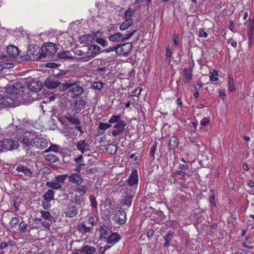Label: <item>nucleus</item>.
I'll list each match as a JSON object with an SVG mask.
<instances>
[{
	"instance_id": "f257e3e1",
	"label": "nucleus",
	"mask_w": 254,
	"mask_h": 254,
	"mask_svg": "<svg viewBox=\"0 0 254 254\" xmlns=\"http://www.w3.org/2000/svg\"><path fill=\"white\" fill-rule=\"evenodd\" d=\"M6 91L7 94H0V105L2 107H15L30 100L29 93L24 92L25 86L21 82L13 83Z\"/></svg>"
},
{
	"instance_id": "f03ea898",
	"label": "nucleus",
	"mask_w": 254,
	"mask_h": 254,
	"mask_svg": "<svg viewBox=\"0 0 254 254\" xmlns=\"http://www.w3.org/2000/svg\"><path fill=\"white\" fill-rule=\"evenodd\" d=\"M122 117L121 114L113 115L109 120V124H115L113 127L114 130L112 132L113 137H116L121 134L125 130V127L127 125V122L121 119Z\"/></svg>"
},
{
	"instance_id": "7ed1b4c3",
	"label": "nucleus",
	"mask_w": 254,
	"mask_h": 254,
	"mask_svg": "<svg viewBox=\"0 0 254 254\" xmlns=\"http://www.w3.org/2000/svg\"><path fill=\"white\" fill-rule=\"evenodd\" d=\"M88 55L79 58L81 62H87L101 53V48L97 45H92L88 48Z\"/></svg>"
},
{
	"instance_id": "20e7f679",
	"label": "nucleus",
	"mask_w": 254,
	"mask_h": 254,
	"mask_svg": "<svg viewBox=\"0 0 254 254\" xmlns=\"http://www.w3.org/2000/svg\"><path fill=\"white\" fill-rule=\"evenodd\" d=\"M86 103V102L82 98L73 99L70 101L71 110L75 114L79 113L82 109H84Z\"/></svg>"
},
{
	"instance_id": "39448f33",
	"label": "nucleus",
	"mask_w": 254,
	"mask_h": 254,
	"mask_svg": "<svg viewBox=\"0 0 254 254\" xmlns=\"http://www.w3.org/2000/svg\"><path fill=\"white\" fill-rule=\"evenodd\" d=\"M32 147L43 149L48 146V143L47 139L40 135L32 138Z\"/></svg>"
},
{
	"instance_id": "423d86ee",
	"label": "nucleus",
	"mask_w": 254,
	"mask_h": 254,
	"mask_svg": "<svg viewBox=\"0 0 254 254\" xmlns=\"http://www.w3.org/2000/svg\"><path fill=\"white\" fill-rule=\"evenodd\" d=\"M67 87L69 88L68 93L73 98L81 95L83 92L82 87L75 83H67Z\"/></svg>"
},
{
	"instance_id": "0eeeda50",
	"label": "nucleus",
	"mask_w": 254,
	"mask_h": 254,
	"mask_svg": "<svg viewBox=\"0 0 254 254\" xmlns=\"http://www.w3.org/2000/svg\"><path fill=\"white\" fill-rule=\"evenodd\" d=\"M132 47V44L130 42L118 44L117 45L118 51H116V54L119 56L127 57L129 55Z\"/></svg>"
},
{
	"instance_id": "6e6552de",
	"label": "nucleus",
	"mask_w": 254,
	"mask_h": 254,
	"mask_svg": "<svg viewBox=\"0 0 254 254\" xmlns=\"http://www.w3.org/2000/svg\"><path fill=\"white\" fill-rule=\"evenodd\" d=\"M113 220L120 224H124L127 220L126 212L120 207V209L116 211V214L113 217Z\"/></svg>"
},
{
	"instance_id": "1a4fd4ad",
	"label": "nucleus",
	"mask_w": 254,
	"mask_h": 254,
	"mask_svg": "<svg viewBox=\"0 0 254 254\" xmlns=\"http://www.w3.org/2000/svg\"><path fill=\"white\" fill-rule=\"evenodd\" d=\"M134 192L131 191H126L124 194L122 195L120 203L122 205H126L130 206L131 205Z\"/></svg>"
},
{
	"instance_id": "9d476101",
	"label": "nucleus",
	"mask_w": 254,
	"mask_h": 254,
	"mask_svg": "<svg viewBox=\"0 0 254 254\" xmlns=\"http://www.w3.org/2000/svg\"><path fill=\"white\" fill-rule=\"evenodd\" d=\"M2 141L4 151L17 149L19 145V143L17 141L11 139H4Z\"/></svg>"
},
{
	"instance_id": "9b49d317",
	"label": "nucleus",
	"mask_w": 254,
	"mask_h": 254,
	"mask_svg": "<svg viewBox=\"0 0 254 254\" xmlns=\"http://www.w3.org/2000/svg\"><path fill=\"white\" fill-rule=\"evenodd\" d=\"M138 182V176L136 170H134L130 174L127 181V184L128 186L137 188Z\"/></svg>"
},
{
	"instance_id": "f8f14e48",
	"label": "nucleus",
	"mask_w": 254,
	"mask_h": 254,
	"mask_svg": "<svg viewBox=\"0 0 254 254\" xmlns=\"http://www.w3.org/2000/svg\"><path fill=\"white\" fill-rule=\"evenodd\" d=\"M40 51L39 47L33 45L32 48H30L28 53L32 55L33 58H35L38 59L45 58V56H43V53H41Z\"/></svg>"
},
{
	"instance_id": "ddd939ff",
	"label": "nucleus",
	"mask_w": 254,
	"mask_h": 254,
	"mask_svg": "<svg viewBox=\"0 0 254 254\" xmlns=\"http://www.w3.org/2000/svg\"><path fill=\"white\" fill-rule=\"evenodd\" d=\"M45 53H43V56H51L57 51V49L55 44L53 43H48L45 46Z\"/></svg>"
},
{
	"instance_id": "4468645a",
	"label": "nucleus",
	"mask_w": 254,
	"mask_h": 254,
	"mask_svg": "<svg viewBox=\"0 0 254 254\" xmlns=\"http://www.w3.org/2000/svg\"><path fill=\"white\" fill-rule=\"evenodd\" d=\"M121 239V237L116 233H111L108 236L105 237L104 239L106 240V242L108 244L114 245L118 242Z\"/></svg>"
},
{
	"instance_id": "2eb2a0df",
	"label": "nucleus",
	"mask_w": 254,
	"mask_h": 254,
	"mask_svg": "<svg viewBox=\"0 0 254 254\" xmlns=\"http://www.w3.org/2000/svg\"><path fill=\"white\" fill-rule=\"evenodd\" d=\"M64 118L71 124L76 126L81 124V122L77 116L67 113Z\"/></svg>"
},
{
	"instance_id": "dca6fc26",
	"label": "nucleus",
	"mask_w": 254,
	"mask_h": 254,
	"mask_svg": "<svg viewBox=\"0 0 254 254\" xmlns=\"http://www.w3.org/2000/svg\"><path fill=\"white\" fill-rule=\"evenodd\" d=\"M60 84L59 81L51 78H47L44 82V85L49 89H55Z\"/></svg>"
},
{
	"instance_id": "f3484780",
	"label": "nucleus",
	"mask_w": 254,
	"mask_h": 254,
	"mask_svg": "<svg viewBox=\"0 0 254 254\" xmlns=\"http://www.w3.org/2000/svg\"><path fill=\"white\" fill-rule=\"evenodd\" d=\"M7 54L9 57L15 58L20 54V50L15 46L9 45L6 48Z\"/></svg>"
},
{
	"instance_id": "a211bd4d",
	"label": "nucleus",
	"mask_w": 254,
	"mask_h": 254,
	"mask_svg": "<svg viewBox=\"0 0 254 254\" xmlns=\"http://www.w3.org/2000/svg\"><path fill=\"white\" fill-rule=\"evenodd\" d=\"M67 178L69 182L78 186L80 185L82 182V179L78 174L73 173L72 175L68 176Z\"/></svg>"
},
{
	"instance_id": "6ab92c4d",
	"label": "nucleus",
	"mask_w": 254,
	"mask_h": 254,
	"mask_svg": "<svg viewBox=\"0 0 254 254\" xmlns=\"http://www.w3.org/2000/svg\"><path fill=\"white\" fill-rule=\"evenodd\" d=\"M93 228L90 227H87L83 223H80L77 226V230L82 235H85L87 233H92Z\"/></svg>"
},
{
	"instance_id": "aec40b11",
	"label": "nucleus",
	"mask_w": 254,
	"mask_h": 254,
	"mask_svg": "<svg viewBox=\"0 0 254 254\" xmlns=\"http://www.w3.org/2000/svg\"><path fill=\"white\" fill-rule=\"evenodd\" d=\"M16 170L18 172L22 173L26 177H31L33 175L32 171L26 166L19 165L16 167Z\"/></svg>"
},
{
	"instance_id": "412c9836",
	"label": "nucleus",
	"mask_w": 254,
	"mask_h": 254,
	"mask_svg": "<svg viewBox=\"0 0 254 254\" xmlns=\"http://www.w3.org/2000/svg\"><path fill=\"white\" fill-rule=\"evenodd\" d=\"M183 72L185 76V78L183 79V82L185 83L190 82L192 77V69L191 68H185Z\"/></svg>"
},
{
	"instance_id": "4be33fe9",
	"label": "nucleus",
	"mask_w": 254,
	"mask_h": 254,
	"mask_svg": "<svg viewBox=\"0 0 254 254\" xmlns=\"http://www.w3.org/2000/svg\"><path fill=\"white\" fill-rule=\"evenodd\" d=\"M96 251L95 247L88 245L83 246L81 249L78 250L82 254H94Z\"/></svg>"
},
{
	"instance_id": "5701e85b",
	"label": "nucleus",
	"mask_w": 254,
	"mask_h": 254,
	"mask_svg": "<svg viewBox=\"0 0 254 254\" xmlns=\"http://www.w3.org/2000/svg\"><path fill=\"white\" fill-rule=\"evenodd\" d=\"M76 147L81 153L83 154L85 151L88 150L89 145L86 142V140L83 139L80 140L77 143Z\"/></svg>"
},
{
	"instance_id": "b1692460",
	"label": "nucleus",
	"mask_w": 254,
	"mask_h": 254,
	"mask_svg": "<svg viewBox=\"0 0 254 254\" xmlns=\"http://www.w3.org/2000/svg\"><path fill=\"white\" fill-rule=\"evenodd\" d=\"M78 210L76 207H66L64 213L67 217H73L77 214Z\"/></svg>"
},
{
	"instance_id": "393cba45",
	"label": "nucleus",
	"mask_w": 254,
	"mask_h": 254,
	"mask_svg": "<svg viewBox=\"0 0 254 254\" xmlns=\"http://www.w3.org/2000/svg\"><path fill=\"white\" fill-rule=\"evenodd\" d=\"M179 139L176 136H172L170 138L168 147L170 149L174 150L176 149L179 145Z\"/></svg>"
},
{
	"instance_id": "a878e982",
	"label": "nucleus",
	"mask_w": 254,
	"mask_h": 254,
	"mask_svg": "<svg viewBox=\"0 0 254 254\" xmlns=\"http://www.w3.org/2000/svg\"><path fill=\"white\" fill-rule=\"evenodd\" d=\"M46 187L51 188V190H60L62 188V185L56 181H47L46 183Z\"/></svg>"
},
{
	"instance_id": "bb28decb",
	"label": "nucleus",
	"mask_w": 254,
	"mask_h": 254,
	"mask_svg": "<svg viewBox=\"0 0 254 254\" xmlns=\"http://www.w3.org/2000/svg\"><path fill=\"white\" fill-rule=\"evenodd\" d=\"M174 235V233L172 231H169L167 234L164 237L165 240V243L164 244V247L168 248L171 244L170 242L172 241V238Z\"/></svg>"
},
{
	"instance_id": "cd10ccee",
	"label": "nucleus",
	"mask_w": 254,
	"mask_h": 254,
	"mask_svg": "<svg viewBox=\"0 0 254 254\" xmlns=\"http://www.w3.org/2000/svg\"><path fill=\"white\" fill-rule=\"evenodd\" d=\"M58 57L61 59L68 60L73 59L72 54L68 51L60 52L58 53Z\"/></svg>"
},
{
	"instance_id": "c85d7f7f",
	"label": "nucleus",
	"mask_w": 254,
	"mask_h": 254,
	"mask_svg": "<svg viewBox=\"0 0 254 254\" xmlns=\"http://www.w3.org/2000/svg\"><path fill=\"white\" fill-rule=\"evenodd\" d=\"M133 23L132 18L127 19L120 26V29L124 31L127 29Z\"/></svg>"
},
{
	"instance_id": "c756f323",
	"label": "nucleus",
	"mask_w": 254,
	"mask_h": 254,
	"mask_svg": "<svg viewBox=\"0 0 254 254\" xmlns=\"http://www.w3.org/2000/svg\"><path fill=\"white\" fill-rule=\"evenodd\" d=\"M123 34L120 32H116L114 34L109 37V40L111 42H118L120 40L122 41V38Z\"/></svg>"
},
{
	"instance_id": "7c9ffc66",
	"label": "nucleus",
	"mask_w": 254,
	"mask_h": 254,
	"mask_svg": "<svg viewBox=\"0 0 254 254\" xmlns=\"http://www.w3.org/2000/svg\"><path fill=\"white\" fill-rule=\"evenodd\" d=\"M43 197L47 202H50L54 197V190L51 189L48 190V191L43 195Z\"/></svg>"
},
{
	"instance_id": "2f4dec72",
	"label": "nucleus",
	"mask_w": 254,
	"mask_h": 254,
	"mask_svg": "<svg viewBox=\"0 0 254 254\" xmlns=\"http://www.w3.org/2000/svg\"><path fill=\"white\" fill-rule=\"evenodd\" d=\"M100 231L101 233V235L102 238L104 239L105 237H107L108 235H110L111 233H112L110 229L105 225H103L101 226L100 228Z\"/></svg>"
},
{
	"instance_id": "473e14b6",
	"label": "nucleus",
	"mask_w": 254,
	"mask_h": 254,
	"mask_svg": "<svg viewBox=\"0 0 254 254\" xmlns=\"http://www.w3.org/2000/svg\"><path fill=\"white\" fill-rule=\"evenodd\" d=\"M28 88H29V91L35 92H38L41 90V87L38 85L36 81H32L29 83L28 84Z\"/></svg>"
},
{
	"instance_id": "72a5a7b5",
	"label": "nucleus",
	"mask_w": 254,
	"mask_h": 254,
	"mask_svg": "<svg viewBox=\"0 0 254 254\" xmlns=\"http://www.w3.org/2000/svg\"><path fill=\"white\" fill-rule=\"evenodd\" d=\"M235 84L233 79V77L232 76H229V82H228V90L229 92H233L235 90Z\"/></svg>"
},
{
	"instance_id": "f704fd0d",
	"label": "nucleus",
	"mask_w": 254,
	"mask_h": 254,
	"mask_svg": "<svg viewBox=\"0 0 254 254\" xmlns=\"http://www.w3.org/2000/svg\"><path fill=\"white\" fill-rule=\"evenodd\" d=\"M117 146L113 144H109L106 148L107 153L110 155H114L117 152Z\"/></svg>"
},
{
	"instance_id": "c9c22d12",
	"label": "nucleus",
	"mask_w": 254,
	"mask_h": 254,
	"mask_svg": "<svg viewBox=\"0 0 254 254\" xmlns=\"http://www.w3.org/2000/svg\"><path fill=\"white\" fill-rule=\"evenodd\" d=\"M88 190V187L85 185H81L78 186L75 191L79 193L81 195H83L87 192Z\"/></svg>"
},
{
	"instance_id": "e433bc0d",
	"label": "nucleus",
	"mask_w": 254,
	"mask_h": 254,
	"mask_svg": "<svg viewBox=\"0 0 254 254\" xmlns=\"http://www.w3.org/2000/svg\"><path fill=\"white\" fill-rule=\"evenodd\" d=\"M68 177V175L67 174L61 175H57L55 177V181H56L57 183H60V184H63L65 180L67 179Z\"/></svg>"
},
{
	"instance_id": "4c0bfd02",
	"label": "nucleus",
	"mask_w": 254,
	"mask_h": 254,
	"mask_svg": "<svg viewBox=\"0 0 254 254\" xmlns=\"http://www.w3.org/2000/svg\"><path fill=\"white\" fill-rule=\"evenodd\" d=\"M104 83L101 81L93 82L91 85L92 88L94 90H101L104 86Z\"/></svg>"
},
{
	"instance_id": "58836bf2",
	"label": "nucleus",
	"mask_w": 254,
	"mask_h": 254,
	"mask_svg": "<svg viewBox=\"0 0 254 254\" xmlns=\"http://www.w3.org/2000/svg\"><path fill=\"white\" fill-rule=\"evenodd\" d=\"M166 61H167L169 64L171 63L172 57V52L171 48L168 46L166 49Z\"/></svg>"
},
{
	"instance_id": "ea45409f",
	"label": "nucleus",
	"mask_w": 254,
	"mask_h": 254,
	"mask_svg": "<svg viewBox=\"0 0 254 254\" xmlns=\"http://www.w3.org/2000/svg\"><path fill=\"white\" fill-rule=\"evenodd\" d=\"M157 148V142H155L154 144L151 147L150 152H149V156L154 160L155 158V153Z\"/></svg>"
},
{
	"instance_id": "a19ab883",
	"label": "nucleus",
	"mask_w": 254,
	"mask_h": 254,
	"mask_svg": "<svg viewBox=\"0 0 254 254\" xmlns=\"http://www.w3.org/2000/svg\"><path fill=\"white\" fill-rule=\"evenodd\" d=\"M46 159L51 163H56L59 160V158L57 156L52 154L47 155Z\"/></svg>"
},
{
	"instance_id": "79ce46f5",
	"label": "nucleus",
	"mask_w": 254,
	"mask_h": 254,
	"mask_svg": "<svg viewBox=\"0 0 254 254\" xmlns=\"http://www.w3.org/2000/svg\"><path fill=\"white\" fill-rule=\"evenodd\" d=\"M111 124L105 123H99V128L102 130H106L107 129L111 127Z\"/></svg>"
},
{
	"instance_id": "37998d69",
	"label": "nucleus",
	"mask_w": 254,
	"mask_h": 254,
	"mask_svg": "<svg viewBox=\"0 0 254 254\" xmlns=\"http://www.w3.org/2000/svg\"><path fill=\"white\" fill-rule=\"evenodd\" d=\"M134 14L133 11L130 8H128L124 14L125 18H132Z\"/></svg>"
},
{
	"instance_id": "c03bdc74",
	"label": "nucleus",
	"mask_w": 254,
	"mask_h": 254,
	"mask_svg": "<svg viewBox=\"0 0 254 254\" xmlns=\"http://www.w3.org/2000/svg\"><path fill=\"white\" fill-rule=\"evenodd\" d=\"M209 192L211 193L209 196V201L211 203V206H216L215 198L214 196L213 190L212 189L210 190Z\"/></svg>"
},
{
	"instance_id": "a18cd8bd",
	"label": "nucleus",
	"mask_w": 254,
	"mask_h": 254,
	"mask_svg": "<svg viewBox=\"0 0 254 254\" xmlns=\"http://www.w3.org/2000/svg\"><path fill=\"white\" fill-rule=\"evenodd\" d=\"M96 42L103 47H106L108 45V42L102 38H96Z\"/></svg>"
},
{
	"instance_id": "49530a36",
	"label": "nucleus",
	"mask_w": 254,
	"mask_h": 254,
	"mask_svg": "<svg viewBox=\"0 0 254 254\" xmlns=\"http://www.w3.org/2000/svg\"><path fill=\"white\" fill-rule=\"evenodd\" d=\"M136 31V30L131 31L130 32H128L127 34H126L124 37L123 36L122 38V41L125 42L128 40L132 35L134 34Z\"/></svg>"
},
{
	"instance_id": "de8ad7c7",
	"label": "nucleus",
	"mask_w": 254,
	"mask_h": 254,
	"mask_svg": "<svg viewBox=\"0 0 254 254\" xmlns=\"http://www.w3.org/2000/svg\"><path fill=\"white\" fill-rule=\"evenodd\" d=\"M19 219L17 217H13L9 223L11 228L15 227L19 223Z\"/></svg>"
},
{
	"instance_id": "09e8293b",
	"label": "nucleus",
	"mask_w": 254,
	"mask_h": 254,
	"mask_svg": "<svg viewBox=\"0 0 254 254\" xmlns=\"http://www.w3.org/2000/svg\"><path fill=\"white\" fill-rule=\"evenodd\" d=\"M41 213L42 214V216L45 219L49 220V221L52 220L53 217L51 216V214L49 213V212L47 211H42L41 212Z\"/></svg>"
},
{
	"instance_id": "8fccbe9b",
	"label": "nucleus",
	"mask_w": 254,
	"mask_h": 254,
	"mask_svg": "<svg viewBox=\"0 0 254 254\" xmlns=\"http://www.w3.org/2000/svg\"><path fill=\"white\" fill-rule=\"evenodd\" d=\"M198 36L199 37L206 38L208 36V33L205 31L204 28L199 29Z\"/></svg>"
},
{
	"instance_id": "3c124183",
	"label": "nucleus",
	"mask_w": 254,
	"mask_h": 254,
	"mask_svg": "<svg viewBox=\"0 0 254 254\" xmlns=\"http://www.w3.org/2000/svg\"><path fill=\"white\" fill-rule=\"evenodd\" d=\"M22 143L25 147H29L30 146H32V139H30V138L24 137L22 139Z\"/></svg>"
},
{
	"instance_id": "603ef678",
	"label": "nucleus",
	"mask_w": 254,
	"mask_h": 254,
	"mask_svg": "<svg viewBox=\"0 0 254 254\" xmlns=\"http://www.w3.org/2000/svg\"><path fill=\"white\" fill-rule=\"evenodd\" d=\"M248 24V31L254 32V19H249Z\"/></svg>"
},
{
	"instance_id": "864d4df0",
	"label": "nucleus",
	"mask_w": 254,
	"mask_h": 254,
	"mask_svg": "<svg viewBox=\"0 0 254 254\" xmlns=\"http://www.w3.org/2000/svg\"><path fill=\"white\" fill-rule=\"evenodd\" d=\"M141 90H142V88H141V87H138L135 88L133 90V91L132 92L131 96H138L140 95Z\"/></svg>"
},
{
	"instance_id": "5fc2aeb1",
	"label": "nucleus",
	"mask_w": 254,
	"mask_h": 254,
	"mask_svg": "<svg viewBox=\"0 0 254 254\" xmlns=\"http://www.w3.org/2000/svg\"><path fill=\"white\" fill-rule=\"evenodd\" d=\"M89 200L92 206H97V199L94 195H90Z\"/></svg>"
},
{
	"instance_id": "6e6d98bb",
	"label": "nucleus",
	"mask_w": 254,
	"mask_h": 254,
	"mask_svg": "<svg viewBox=\"0 0 254 254\" xmlns=\"http://www.w3.org/2000/svg\"><path fill=\"white\" fill-rule=\"evenodd\" d=\"M191 144L196 147L197 149L199 151L201 146L202 145V143L200 141H192Z\"/></svg>"
},
{
	"instance_id": "4d7b16f0",
	"label": "nucleus",
	"mask_w": 254,
	"mask_h": 254,
	"mask_svg": "<svg viewBox=\"0 0 254 254\" xmlns=\"http://www.w3.org/2000/svg\"><path fill=\"white\" fill-rule=\"evenodd\" d=\"M27 224L24 221H22L19 224V229L22 232H25L26 231Z\"/></svg>"
},
{
	"instance_id": "13d9d810",
	"label": "nucleus",
	"mask_w": 254,
	"mask_h": 254,
	"mask_svg": "<svg viewBox=\"0 0 254 254\" xmlns=\"http://www.w3.org/2000/svg\"><path fill=\"white\" fill-rule=\"evenodd\" d=\"M173 38L174 45L175 46H178L179 45V36L177 35L175 33V32H174L173 35Z\"/></svg>"
},
{
	"instance_id": "bf43d9fd",
	"label": "nucleus",
	"mask_w": 254,
	"mask_h": 254,
	"mask_svg": "<svg viewBox=\"0 0 254 254\" xmlns=\"http://www.w3.org/2000/svg\"><path fill=\"white\" fill-rule=\"evenodd\" d=\"M87 223L88 224L91 225V227L93 228V227L97 224V221L94 218L92 217L89 218L87 221Z\"/></svg>"
},
{
	"instance_id": "052dcab7",
	"label": "nucleus",
	"mask_w": 254,
	"mask_h": 254,
	"mask_svg": "<svg viewBox=\"0 0 254 254\" xmlns=\"http://www.w3.org/2000/svg\"><path fill=\"white\" fill-rule=\"evenodd\" d=\"M210 120L208 118H204L200 121V125L202 126H206L209 123Z\"/></svg>"
},
{
	"instance_id": "680f3d73",
	"label": "nucleus",
	"mask_w": 254,
	"mask_h": 254,
	"mask_svg": "<svg viewBox=\"0 0 254 254\" xmlns=\"http://www.w3.org/2000/svg\"><path fill=\"white\" fill-rule=\"evenodd\" d=\"M58 150V148L56 145H51L49 148L46 151V152H49L50 151L57 152Z\"/></svg>"
},
{
	"instance_id": "e2e57ef3",
	"label": "nucleus",
	"mask_w": 254,
	"mask_h": 254,
	"mask_svg": "<svg viewBox=\"0 0 254 254\" xmlns=\"http://www.w3.org/2000/svg\"><path fill=\"white\" fill-rule=\"evenodd\" d=\"M74 129L77 130L79 132V135H82L84 132V131L82 129V126L77 125L74 127Z\"/></svg>"
},
{
	"instance_id": "0e129e2a",
	"label": "nucleus",
	"mask_w": 254,
	"mask_h": 254,
	"mask_svg": "<svg viewBox=\"0 0 254 254\" xmlns=\"http://www.w3.org/2000/svg\"><path fill=\"white\" fill-rule=\"evenodd\" d=\"M75 201L77 204L81 205L83 202V198H80V196L75 195Z\"/></svg>"
},
{
	"instance_id": "69168bd1",
	"label": "nucleus",
	"mask_w": 254,
	"mask_h": 254,
	"mask_svg": "<svg viewBox=\"0 0 254 254\" xmlns=\"http://www.w3.org/2000/svg\"><path fill=\"white\" fill-rule=\"evenodd\" d=\"M202 87V84L200 82H197L194 85V88L196 91H199Z\"/></svg>"
},
{
	"instance_id": "338daca9",
	"label": "nucleus",
	"mask_w": 254,
	"mask_h": 254,
	"mask_svg": "<svg viewBox=\"0 0 254 254\" xmlns=\"http://www.w3.org/2000/svg\"><path fill=\"white\" fill-rule=\"evenodd\" d=\"M87 35H83V36L80 37V43H85V45H88V41L86 40L87 39Z\"/></svg>"
},
{
	"instance_id": "774afa93",
	"label": "nucleus",
	"mask_w": 254,
	"mask_h": 254,
	"mask_svg": "<svg viewBox=\"0 0 254 254\" xmlns=\"http://www.w3.org/2000/svg\"><path fill=\"white\" fill-rule=\"evenodd\" d=\"M254 32L253 31H249L248 32V37L250 42H252L253 41V34Z\"/></svg>"
}]
</instances>
